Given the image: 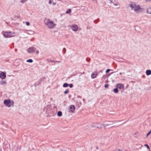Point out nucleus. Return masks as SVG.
Listing matches in <instances>:
<instances>
[{
    "mask_svg": "<svg viewBox=\"0 0 151 151\" xmlns=\"http://www.w3.org/2000/svg\"><path fill=\"white\" fill-rule=\"evenodd\" d=\"M69 28H70L72 29L73 30L75 31H76V27L75 25H70L68 26Z\"/></svg>",
    "mask_w": 151,
    "mask_h": 151,
    "instance_id": "11",
    "label": "nucleus"
},
{
    "mask_svg": "<svg viewBox=\"0 0 151 151\" xmlns=\"http://www.w3.org/2000/svg\"><path fill=\"white\" fill-rule=\"evenodd\" d=\"M78 27L77 26V25H76V31L78 30Z\"/></svg>",
    "mask_w": 151,
    "mask_h": 151,
    "instance_id": "34",
    "label": "nucleus"
},
{
    "mask_svg": "<svg viewBox=\"0 0 151 151\" xmlns=\"http://www.w3.org/2000/svg\"><path fill=\"white\" fill-rule=\"evenodd\" d=\"M69 84L67 83H64L63 86L64 87H67L69 86Z\"/></svg>",
    "mask_w": 151,
    "mask_h": 151,
    "instance_id": "18",
    "label": "nucleus"
},
{
    "mask_svg": "<svg viewBox=\"0 0 151 151\" xmlns=\"http://www.w3.org/2000/svg\"><path fill=\"white\" fill-rule=\"evenodd\" d=\"M109 86V85L108 84H106L105 85L104 87L105 88H107Z\"/></svg>",
    "mask_w": 151,
    "mask_h": 151,
    "instance_id": "27",
    "label": "nucleus"
},
{
    "mask_svg": "<svg viewBox=\"0 0 151 151\" xmlns=\"http://www.w3.org/2000/svg\"><path fill=\"white\" fill-rule=\"evenodd\" d=\"M117 88H114L113 89V91H114V92L115 93H117L118 92V89H117Z\"/></svg>",
    "mask_w": 151,
    "mask_h": 151,
    "instance_id": "17",
    "label": "nucleus"
},
{
    "mask_svg": "<svg viewBox=\"0 0 151 151\" xmlns=\"http://www.w3.org/2000/svg\"><path fill=\"white\" fill-rule=\"evenodd\" d=\"M62 113L61 111H59L57 113V115L59 117H60L62 116Z\"/></svg>",
    "mask_w": 151,
    "mask_h": 151,
    "instance_id": "16",
    "label": "nucleus"
},
{
    "mask_svg": "<svg viewBox=\"0 0 151 151\" xmlns=\"http://www.w3.org/2000/svg\"><path fill=\"white\" fill-rule=\"evenodd\" d=\"M109 3L110 4H112V3H113H113L112 2V1H111V0H109Z\"/></svg>",
    "mask_w": 151,
    "mask_h": 151,
    "instance_id": "31",
    "label": "nucleus"
},
{
    "mask_svg": "<svg viewBox=\"0 0 151 151\" xmlns=\"http://www.w3.org/2000/svg\"><path fill=\"white\" fill-rule=\"evenodd\" d=\"M144 146H145V147H147V148L149 149H150V148L149 147V146L147 144H145L144 145Z\"/></svg>",
    "mask_w": 151,
    "mask_h": 151,
    "instance_id": "24",
    "label": "nucleus"
},
{
    "mask_svg": "<svg viewBox=\"0 0 151 151\" xmlns=\"http://www.w3.org/2000/svg\"><path fill=\"white\" fill-rule=\"evenodd\" d=\"M6 77V75L4 72H1L0 74V78L3 79Z\"/></svg>",
    "mask_w": 151,
    "mask_h": 151,
    "instance_id": "9",
    "label": "nucleus"
},
{
    "mask_svg": "<svg viewBox=\"0 0 151 151\" xmlns=\"http://www.w3.org/2000/svg\"><path fill=\"white\" fill-rule=\"evenodd\" d=\"M6 84V82L5 81H2L0 82V84L1 85H4V84Z\"/></svg>",
    "mask_w": 151,
    "mask_h": 151,
    "instance_id": "15",
    "label": "nucleus"
},
{
    "mask_svg": "<svg viewBox=\"0 0 151 151\" xmlns=\"http://www.w3.org/2000/svg\"><path fill=\"white\" fill-rule=\"evenodd\" d=\"M56 4V3H52V4L53 5H55Z\"/></svg>",
    "mask_w": 151,
    "mask_h": 151,
    "instance_id": "36",
    "label": "nucleus"
},
{
    "mask_svg": "<svg viewBox=\"0 0 151 151\" xmlns=\"http://www.w3.org/2000/svg\"><path fill=\"white\" fill-rule=\"evenodd\" d=\"M130 7L134 11L137 13L139 10L141 9L140 6L139 5H137L134 3H132L129 5Z\"/></svg>",
    "mask_w": 151,
    "mask_h": 151,
    "instance_id": "2",
    "label": "nucleus"
},
{
    "mask_svg": "<svg viewBox=\"0 0 151 151\" xmlns=\"http://www.w3.org/2000/svg\"><path fill=\"white\" fill-rule=\"evenodd\" d=\"M116 87L117 88H119L120 89H122L123 90H124V85L121 83L117 84L116 85Z\"/></svg>",
    "mask_w": 151,
    "mask_h": 151,
    "instance_id": "6",
    "label": "nucleus"
},
{
    "mask_svg": "<svg viewBox=\"0 0 151 151\" xmlns=\"http://www.w3.org/2000/svg\"><path fill=\"white\" fill-rule=\"evenodd\" d=\"M98 75V73L96 71H94L93 72L91 76V77L92 78H94L96 77Z\"/></svg>",
    "mask_w": 151,
    "mask_h": 151,
    "instance_id": "8",
    "label": "nucleus"
},
{
    "mask_svg": "<svg viewBox=\"0 0 151 151\" xmlns=\"http://www.w3.org/2000/svg\"><path fill=\"white\" fill-rule=\"evenodd\" d=\"M27 61L28 62L32 63L33 62V60L31 59H29L27 60Z\"/></svg>",
    "mask_w": 151,
    "mask_h": 151,
    "instance_id": "20",
    "label": "nucleus"
},
{
    "mask_svg": "<svg viewBox=\"0 0 151 151\" xmlns=\"http://www.w3.org/2000/svg\"><path fill=\"white\" fill-rule=\"evenodd\" d=\"M146 1L147 2H149L151 0H146Z\"/></svg>",
    "mask_w": 151,
    "mask_h": 151,
    "instance_id": "35",
    "label": "nucleus"
},
{
    "mask_svg": "<svg viewBox=\"0 0 151 151\" xmlns=\"http://www.w3.org/2000/svg\"><path fill=\"white\" fill-rule=\"evenodd\" d=\"M91 126L93 128L102 129L104 128L105 125L103 124L98 122H94L92 124Z\"/></svg>",
    "mask_w": 151,
    "mask_h": 151,
    "instance_id": "3",
    "label": "nucleus"
},
{
    "mask_svg": "<svg viewBox=\"0 0 151 151\" xmlns=\"http://www.w3.org/2000/svg\"><path fill=\"white\" fill-rule=\"evenodd\" d=\"M116 151H120V150H118Z\"/></svg>",
    "mask_w": 151,
    "mask_h": 151,
    "instance_id": "37",
    "label": "nucleus"
},
{
    "mask_svg": "<svg viewBox=\"0 0 151 151\" xmlns=\"http://www.w3.org/2000/svg\"><path fill=\"white\" fill-rule=\"evenodd\" d=\"M124 74V72H120L119 73V74L120 75H122L123 74Z\"/></svg>",
    "mask_w": 151,
    "mask_h": 151,
    "instance_id": "30",
    "label": "nucleus"
},
{
    "mask_svg": "<svg viewBox=\"0 0 151 151\" xmlns=\"http://www.w3.org/2000/svg\"><path fill=\"white\" fill-rule=\"evenodd\" d=\"M87 9H88L87 7H83V8L82 9V10H84V11H86V10H87Z\"/></svg>",
    "mask_w": 151,
    "mask_h": 151,
    "instance_id": "25",
    "label": "nucleus"
},
{
    "mask_svg": "<svg viewBox=\"0 0 151 151\" xmlns=\"http://www.w3.org/2000/svg\"><path fill=\"white\" fill-rule=\"evenodd\" d=\"M71 12V9H69L68 10H67V11H66V14L69 13H70Z\"/></svg>",
    "mask_w": 151,
    "mask_h": 151,
    "instance_id": "19",
    "label": "nucleus"
},
{
    "mask_svg": "<svg viewBox=\"0 0 151 151\" xmlns=\"http://www.w3.org/2000/svg\"><path fill=\"white\" fill-rule=\"evenodd\" d=\"M75 110V107L74 105H70L68 109L69 111L70 112L73 113L74 112Z\"/></svg>",
    "mask_w": 151,
    "mask_h": 151,
    "instance_id": "7",
    "label": "nucleus"
},
{
    "mask_svg": "<svg viewBox=\"0 0 151 151\" xmlns=\"http://www.w3.org/2000/svg\"><path fill=\"white\" fill-rule=\"evenodd\" d=\"M147 13L148 14H151V6L149 7L147 9Z\"/></svg>",
    "mask_w": 151,
    "mask_h": 151,
    "instance_id": "13",
    "label": "nucleus"
},
{
    "mask_svg": "<svg viewBox=\"0 0 151 151\" xmlns=\"http://www.w3.org/2000/svg\"><path fill=\"white\" fill-rule=\"evenodd\" d=\"M44 22L45 24L49 29L53 28L56 25L53 21L49 19L45 18L44 20Z\"/></svg>",
    "mask_w": 151,
    "mask_h": 151,
    "instance_id": "1",
    "label": "nucleus"
},
{
    "mask_svg": "<svg viewBox=\"0 0 151 151\" xmlns=\"http://www.w3.org/2000/svg\"><path fill=\"white\" fill-rule=\"evenodd\" d=\"M4 104L8 107H10L14 104V101L10 99L5 100L4 101Z\"/></svg>",
    "mask_w": 151,
    "mask_h": 151,
    "instance_id": "5",
    "label": "nucleus"
},
{
    "mask_svg": "<svg viewBox=\"0 0 151 151\" xmlns=\"http://www.w3.org/2000/svg\"><path fill=\"white\" fill-rule=\"evenodd\" d=\"M3 33L4 36L6 38L14 37L16 35V33L14 32H3Z\"/></svg>",
    "mask_w": 151,
    "mask_h": 151,
    "instance_id": "4",
    "label": "nucleus"
},
{
    "mask_svg": "<svg viewBox=\"0 0 151 151\" xmlns=\"http://www.w3.org/2000/svg\"><path fill=\"white\" fill-rule=\"evenodd\" d=\"M113 4L115 6H118V4L117 2H116L115 3H113Z\"/></svg>",
    "mask_w": 151,
    "mask_h": 151,
    "instance_id": "23",
    "label": "nucleus"
},
{
    "mask_svg": "<svg viewBox=\"0 0 151 151\" xmlns=\"http://www.w3.org/2000/svg\"><path fill=\"white\" fill-rule=\"evenodd\" d=\"M114 123L113 122H110L109 123L106 124H104L105 126L104 127V128H105V127L106 126H108V125H112Z\"/></svg>",
    "mask_w": 151,
    "mask_h": 151,
    "instance_id": "12",
    "label": "nucleus"
},
{
    "mask_svg": "<svg viewBox=\"0 0 151 151\" xmlns=\"http://www.w3.org/2000/svg\"><path fill=\"white\" fill-rule=\"evenodd\" d=\"M114 73V72H113V73Z\"/></svg>",
    "mask_w": 151,
    "mask_h": 151,
    "instance_id": "39",
    "label": "nucleus"
},
{
    "mask_svg": "<svg viewBox=\"0 0 151 151\" xmlns=\"http://www.w3.org/2000/svg\"><path fill=\"white\" fill-rule=\"evenodd\" d=\"M26 24L27 26H29L30 25V23L28 22H26Z\"/></svg>",
    "mask_w": 151,
    "mask_h": 151,
    "instance_id": "26",
    "label": "nucleus"
},
{
    "mask_svg": "<svg viewBox=\"0 0 151 151\" xmlns=\"http://www.w3.org/2000/svg\"><path fill=\"white\" fill-rule=\"evenodd\" d=\"M96 148L97 149H98V147H96Z\"/></svg>",
    "mask_w": 151,
    "mask_h": 151,
    "instance_id": "38",
    "label": "nucleus"
},
{
    "mask_svg": "<svg viewBox=\"0 0 151 151\" xmlns=\"http://www.w3.org/2000/svg\"><path fill=\"white\" fill-rule=\"evenodd\" d=\"M27 1V0H21V1H20V2L22 3H25V1Z\"/></svg>",
    "mask_w": 151,
    "mask_h": 151,
    "instance_id": "22",
    "label": "nucleus"
},
{
    "mask_svg": "<svg viewBox=\"0 0 151 151\" xmlns=\"http://www.w3.org/2000/svg\"><path fill=\"white\" fill-rule=\"evenodd\" d=\"M146 73L147 75H149L151 74V70H147L146 71Z\"/></svg>",
    "mask_w": 151,
    "mask_h": 151,
    "instance_id": "14",
    "label": "nucleus"
},
{
    "mask_svg": "<svg viewBox=\"0 0 151 151\" xmlns=\"http://www.w3.org/2000/svg\"><path fill=\"white\" fill-rule=\"evenodd\" d=\"M51 0H50L49 2V4H51Z\"/></svg>",
    "mask_w": 151,
    "mask_h": 151,
    "instance_id": "32",
    "label": "nucleus"
},
{
    "mask_svg": "<svg viewBox=\"0 0 151 151\" xmlns=\"http://www.w3.org/2000/svg\"><path fill=\"white\" fill-rule=\"evenodd\" d=\"M69 87L71 88H72L73 87V85L72 84H69Z\"/></svg>",
    "mask_w": 151,
    "mask_h": 151,
    "instance_id": "28",
    "label": "nucleus"
},
{
    "mask_svg": "<svg viewBox=\"0 0 151 151\" xmlns=\"http://www.w3.org/2000/svg\"><path fill=\"white\" fill-rule=\"evenodd\" d=\"M35 50V49L32 47H30L28 50V52L31 53H33Z\"/></svg>",
    "mask_w": 151,
    "mask_h": 151,
    "instance_id": "10",
    "label": "nucleus"
},
{
    "mask_svg": "<svg viewBox=\"0 0 151 151\" xmlns=\"http://www.w3.org/2000/svg\"><path fill=\"white\" fill-rule=\"evenodd\" d=\"M39 52L38 51H36V53L37 54H38V53H39Z\"/></svg>",
    "mask_w": 151,
    "mask_h": 151,
    "instance_id": "33",
    "label": "nucleus"
},
{
    "mask_svg": "<svg viewBox=\"0 0 151 151\" xmlns=\"http://www.w3.org/2000/svg\"><path fill=\"white\" fill-rule=\"evenodd\" d=\"M110 71V70L109 69H107L106 71V73H108Z\"/></svg>",
    "mask_w": 151,
    "mask_h": 151,
    "instance_id": "29",
    "label": "nucleus"
},
{
    "mask_svg": "<svg viewBox=\"0 0 151 151\" xmlns=\"http://www.w3.org/2000/svg\"><path fill=\"white\" fill-rule=\"evenodd\" d=\"M69 91L68 89H67L65 91L64 93L65 94H67L68 93Z\"/></svg>",
    "mask_w": 151,
    "mask_h": 151,
    "instance_id": "21",
    "label": "nucleus"
}]
</instances>
